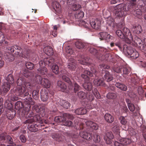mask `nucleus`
Wrapping results in <instances>:
<instances>
[{"instance_id": "nucleus-1", "label": "nucleus", "mask_w": 146, "mask_h": 146, "mask_svg": "<svg viewBox=\"0 0 146 146\" xmlns=\"http://www.w3.org/2000/svg\"><path fill=\"white\" fill-rule=\"evenodd\" d=\"M119 38L125 39L126 42L128 44V45L125 44L123 46L124 53L126 55L130 56L132 59H135L137 58L139 56V53L129 44L130 43V40H133V38L129 30L125 27L123 20L121 25H119Z\"/></svg>"}, {"instance_id": "nucleus-2", "label": "nucleus", "mask_w": 146, "mask_h": 146, "mask_svg": "<svg viewBox=\"0 0 146 146\" xmlns=\"http://www.w3.org/2000/svg\"><path fill=\"white\" fill-rule=\"evenodd\" d=\"M23 75L25 77L31 80L33 82L41 84L46 88H49L51 86L50 81L45 78H42L39 75H36L34 77V74L31 71L27 69L23 70Z\"/></svg>"}, {"instance_id": "nucleus-3", "label": "nucleus", "mask_w": 146, "mask_h": 146, "mask_svg": "<svg viewBox=\"0 0 146 146\" xmlns=\"http://www.w3.org/2000/svg\"><path fill=\"white\" fill-rule=\"evenodd\" d=\"M136 0H130V3H127L125 4L122 3L119 4V19L121 21L119 23V25L120 26L122 22V20H123L124 23V17L127 14V11H131V8H133L136 7L135 2Z\"/></svg>"}, {"instance_id": "nucleus-4", "label": "nucleus", "mask_w": 146, "mask_h": 146, "mask_svg": "<svg viewBox=\"0 0 146 146\" xmlns=\"http://www.w3.org/2000/svg\"><path fill=\"white\" fill-rule=\"evenodd\" d=\"M8 50L11 53L14 52L16 50L15 53V56H19L25 58H27L28 56L29 53L26 50H23L20 47L16 45L9 47Z\"/></svg>"}, {"instance_id": "nucleus-5", "label": "nucleus", "mask_w": 146, "mask_h": 146, "mask_svg": "<svg viewBox=\"0 0 146 146\" xmlns=\"http://www.w3.org/2000/svg\"><path fill=\"white\" fill-rule=\"evenodd\" d=\"M25 87V86H23L17 87V88L16 92L20 96L26 97L25 98L26 100L31 101L32 99V98L31 97V96L29 94V93L28 92L30 91L32 89L29 90L26 88L27 90H26Z\"/></svg>"}, {"instance_id": "nucleus-6", "label": "nucleus", "mask_w": 146, "mask_h": 146, "mask_svg": "<svg viewBox=\"0 0 146 146\" xmlns=\"http://www.w3.org/2000/svg\"><path fill=\"white\" fill-rule=\"evenodd\" d=\"M120 61V66H119V74L121 73L124 77L129 74L131 71V68L126 63L119 57V61Z\"/></svg>"}, {"instance_id": "nucleus-7", "label": "nucleus", "mask_w": 146, "mask_h": 146, "mask_svg": "<svg viewBox=\"0 0 146 146\" xmlns=\"http://www.w3.org/2000/svg\"><path fill=\"white\" fill-rule=\"evenodd\" d=\"M17 84L18 86L19 87L25 86L26 88L29 90L33 89L34 85L31 84L30 82L26 81L25 78L21 77L17 79Z\"/></svg>"}, {"instance_id": "nucleus-8", "label": "nucleus", "mask_w": 146, "mask_h": 146, "mask_svg": "<svg viewBox=\"0 0 146 146\" xmlns=\"http://www.w3.org/2000/svg\"><path fill=\"white\" fill-rule=\"evenodd\" d=\"M26 103L27 104V106L25 107V108H24L23 110H22L20 114H21L22 116L25 117L27 118L32 117L33 113L32 111L30 110L31 106L30 103L28 102Z\"/></svg>"}, {"instance_id": "nucleus-9", "label": "nucleus", "mask_w": 146, "mask_h": 146, "mask_svg": "<svg viewBox=\"0 0 146 146\" xmlns=\"http://www.w3.org/2000/svg\"><path fill=\"white\" fill-rule=\"evenodd\" d=\"M65 117L67 119L72 120L74 119V117L72 115L68 113H64L63 115L62 116H58L54 118V121L57 122H62L65 121Z\"/></svg>"}, {"instance_id": "nucleus-10", "label": "nucleus", "mask_w": 146, "mask_h": 146, "mask_svg": "<svg viewBox=\"0 0 146 146\" xmlns=\"http://www.w3.org/2000/svg\"><path fill=\"white\" fill-rule=\"evenodd\" d=\"M96 71L94 69L92 71V72H90L87 70H85L84 72V74H82L81 75V77L84 78L85 80L89 81L90 80V78L88 76V75L90 77H93L94 75L96 76Z\"/></svg>"}, {"instance_id": "nucleus-11", "label": "nucleus", "mask_w": 146, "mask_h": 146, "mask_svg": "<svg viewBox=\"0 0 146 146\" xmlns=\"http://www.w3.org/2000/svg\"><path fill=\"white\" fill-rule=\"evenodd\" d=\"M107 23L109 26L113 27L116 34L118 36L119 26L118 25L116 24L115 25L114 20L111 17H109L108 19Z\"/></svg>"}, {"instance_id": "nucleus-12", "label": "nucleus", "mask_w": 146, "mask_h": 146, "mask_svg": "<svg viewBox=\"0 0 146 146\" xmlns=\"http://www.w3.org/2000/svg\"><path fill=\"white\" fill-rule=\"evenodd\" d=\"M40 93L41 100L44 102L47 101L49 98L48 91L45 89H42L40 90Z\"/></svg>"}, {"instance_id": "nucleus-13", "label": "nucleus", "mask_w": 146, "mask_h": 146, "mask_svg": "<svg viewBox=\"0 0 146 146\" xmlns=\"http://www.w3.org/2000/svg\"><path fill=\"white\" fill-rule=\"evenodd\" d=\"M99 38L101 40H105L107 42L110 41L111 37H112L106 32H101L99 33Z\"/></svg>"}, {"instance_id": "nucleus-14", "label": "nucleus", "mask_w": 146, "mask_h": 146, "mask_svg": "<svg viewBox=\"0 0 146 146\" xmlns=\"http://www.w3.org/2000/svg\"><path fill=\"white\" fill-rule=\"evenodd\" d=\"M75 45L76 47L80 50V51H84L87 48V44L80 41H77L76 42Z\"/></svg>"}, {"instance_id": "nucleus-15", "label": "nucleus", "mask_w": 146, "mask_h": 146, "mask_svg": "<svg viewBox=\"0 0 146 146\" xmlns=\"http://www.w3.org/2000/svg\"><path fill=\"white\" fill-rule=\"evenodd\" d=\"M54 60L53 58H45L43 61H40L39 62V65L40 66L42 64V65L44 66L46 64L50 66L54 63Z\"/></svg>"}, {"instance_id": "nucleus-16", "label": "nucleus", "mask_w": 146, "mask_h": 146, "mask_svg": "<svg viewBox=\"0 0 146 146\" xmlns=\"http://www.w3.org/2000/svg\"><path fill=\"white\" fill-rule=\"evenodd\" d=\"M113 138L112 133L111 131H107L106 133L104 139L107 144H110L111 143V140Z\"/></svg>"}, {"instance_id": "nucleus-17", "label": "nucleus", "mask_w": 146, "mask_h": 146, "mask_svg": "<svg viewBox=\"0 0 146 146\" xmlns=\"http://www.w3.org/2000/svg\"><path fill=\"white\" fill-rule=\"evenodd\" d=\"M80 136L84 139H85L88 140H90L92 138L91 134L88 133L87 132L84 131H81L79 133Z\"/></svg>"}, {"instance_id": "nucleus-18", "label": "nucleus", "mask_w": 146, "mask_h": 146, "mask_svg": "<svg viewBox=\"0 0 146 146\" xmlns=\"http://www.w3.org/2000/svg\"><path fill=\"white\" fill-rule=\"evenodd\" d=\"M40 68L37 70L38 73L40 74L42 76H44V77H45L47 76V69L44 65H39Z\"/></svg>"}, {"instance_id": "nucleus-19", "label": "nucleus", "mask_w": 146, "mask_h": 146, "mask_svg": "<svg viewBox=\"0 0 146 146\" xmlns=\"http://www.w3.org/2000/svg\"><path fill=\"white\" fill-rule=\"evenodd\" d=\"M90 24L92 28L98 29L100 27V21L98 20H92L90 21Z\"/></svg>"}, {"instance_id": "nucleus-20", "label": "nucleus", "mask_w": 146, "mask_h": 146, "mask_svg": "<svg viewBox=\"0 0 146 146\" xmlns=\"http://www.w3.org/2000/svg\"><path fill=\"white\" fill-rule=\"evenodd\" d=\"M69 62L68 63L67 67L72 71L74 70L76 68L75 61L71 57L69 58Z\"/></svg>"}, {"instance_id": "nucleus-21", "label": "nucleus", "mask_w": 146, "mask_h": 146, "mask_svg": "<svg viewBox=\"0 0 146 146\" xmlns=\"http://www.w3.org/2000/svg\"><path fill=\"white\" fill-rule=\"evenodd\" d=\"M45 105L43 104H41L39 105V106H37L35 108L36 111L38 113H40L42 114V116L44 115L45 113L44 110L45 108Z\"/></svg>"}, {"instance_id": "nucleus-22", "label": "nucleus", "mask_w": 146, "mask_h": 146, "mask_svg": "<svg viewBox=\"0 0 146 146\" xmlns=\"http://www.w3.org/2000/svg\"><path fill=\"white\" fill-rule=\"evenodd\" d=\"M30 101H28L26 100V101L24 102L23 103L21 101H18L15 104V108L17 109H18L19 110L23 108V109L24 108H25V107L26 106H27V104L26 102H28L29 103H30Z\"/></svg>"}, {"instance_id": "nucleus-23", "label": "nucleus", "mask_w": 146, "mask_h": 146, "mask_svg": "<svg viewBox=\"0 0 146 146\" xmlns=\"http://www.w3.org/2000/svg\"><path fill=\"white\" fill-rule=\"evenodd\" d=\"M42 125L40 124H31V125H28L27 127L29 130L32 132H35L37 131L38 130L37 127H40L42 126Z\"/></svg>"}, {"instance_id": "nucleus-24", "label": "nucleus", "mask_w": 146, "mask_h": 146, "mask_svg": "<svg viewBox=\"0 0 146 146\" xmlns=\"http://www.w3.org/2000/svg\"><path fill=\"white\" fill-rule=\"evenodd\" d=\"M82 104L86 109H93L96 106L95 104H92L91 102H87L84 101L82 102Z\"/></svg>"}, {"instance_id": "nucleus-25", "label": "nucleus", "mask_w": 146, "mask_h": 146, "mask_svg": "<svg viewBox=\"0 0 146 146\" xmlns=\"http://www.w3.org/2000/svg\"><path fill=\"white\" fill-rule=\"evenodd\" d=\"M52 6L56 12L60 13H61V6L59 3L56 1H54L52 2Z\"/></svg>"}, {"instance_id": "nucleus-26", "label": "nucleus", "mask_w": 146, "mask_h": 146, "mask_svg": "<svg viewBox=\"0 0 146 146\" xmlns=\"http://www.w3.org/2000/svg\"><path fill=\"white\" fill-rule=\"evenodd\" d=\"M103 71H104V72L102 73V74L103 75V74H105L103 78L104 80L107 82H109L113 80V78L112 75L108 71H105V70H104Z\"/></svg>"}, {"instance_id": "nucleus-27", "label": "nucleus", "mask_w": 146, "mask_h": 146, "mask_svg": "<svg viewBox=\"0 0 146 146\" xmlns=\"http://www.w3.org/2000/svg\"><path fill=\"white\" fill-rule=\"evenodd\" d=\"M57 88L59 90L64 92L67 88V86L64 82L61 81H58L57 82Z\"/></svg>"}, {"instance_id": "nucleus-28", "label": "nucleus", "mask_w": 146, "mask_h": 146, "mask_svg": "<svg viewBox=\"0 0 146 146\" xmlns=\"http://www.w3.org/2000/svg\"><path fill=\"white\" fill-rule=\"evenodd\" d=\"M132 31L134 33L137 34H139L142 31L141 26L139 25H136L133 27Z\"/></svg>"}, {"instance_id": "nucleus-29", "label": "nucleus", "mask_w": 146, "mask_h": 146, "mask_svg": "<svg viewBox=\"0 0 146 146\" xmlns=\"http://www.w3.org/2000/svg\"><path fill=\"white\" fill-rule=\"evenodd\" d=\"M63 80L67 82L69 85L68 87L69 89H71L73 88V86L72 84V82L70 79L64 74L61 76Z\"/></svg>"}, {"instance_id": "nucleus-30", "label": "nucleus", "mask_w": 146, "mask_h": 146, "mask_svg": "<svg viewBox=\"0 0 146 146\" xmlns=\"http://www.w3.org/2000/svg\"><path fill=\"white\" fill-rule=\"evenodd\" d=\"M135 7L133 8H131V11H129L133 15L136 17H138L139 16H141L142 14V11L141 9H137L136 10H134Z\"/></svg>"}, {"instance_id": "nucleus-31", "label": "nucleus", "mask_w": 146, "mask_h": 146, "mask_svg": "<svg viewBox=\"0 0 146 146\" xmlns=\"http://www.w3.org/2000/svg\"><path fill=\"white\" fill-rule=\"evenodd\" d=\"M58 103L59 105L62 106L65 108L68 109L70 107V104L68 102L63 99H60Z\"/></svg>"}, {"instance_id": "nucleus-32", "label": "nucleus", "mask_w": 146, "mask_h": 146, "mask_svg": "<svg viewBox=\"0 0 146 146\" xmlns=\"http://www.w3.org/2000/svg\"><path fill=\"white\" fill-rule=\"evenodd\" d=\"M10 84H8L7 82H4L2 87L3 92L6 94L10 90Z\"/></svg>"}, {"instance_id": "nucleus-33", "label": "nucleus", "mask_w": 146, "mask_h": 146, "mask_svg": "<svg viewBox=\"0 0 146 146\" xmlns=\"http://www.w3.org/2000/svg\"><path fill=\"white\" fill-rule=\"evenodd\" d=\"M51 136L52 138L58 142L61 141L63 140L62 136L60 135L57 133H52Z\"/></svg>"}, {"instance_id": "nucleus-34", "label": "nucleus", "mask_w": 146, "mask_h": 146, "mask_svg": "<svg viewBox=\"0 0 146 146\" xmlns=\"http://www.w3.org/2000/svg\"><path fill=\"white\" fill-rule=\"evenodd\" d=\"M83 87L87 91H90L92 88L91 82H85L83 84Z\"/></svg>"}, {"instance_id": "nucleus-35", "label": "nucleus", "mask_w": 146, "mask_h": 146, "mask_svg": "<svg viewBox=\"0 0 146 146\" xmlns=\"http://www.w3.org/2000/svg\"><path fill=\"white\" fill-rule=\"evenodd\" d=\"M104 117L106 121L108 123H112L114 120L113 117L109 113H106Z\"/></svg>"}, {"instance_id": "nucleus-36", "label": "nucleus", "mask_w": 146, "mask_h": 146, "mask_svg": "<svg viewBox=\"0 0 146 146\" xmlns=\"http://www.w3.org/2000/svg\"><path fill=\"white\" fill-rule=\"evenodd\" d=\"M139 49L142 52H145L146 51V39H144V42L141 43L137 45Z\"/></svg>"}, {"instance_id": "nucleus-37", "label": "nucleus", "mask_w": 146, "mask_h": 146, "mask_svg": "<svg viewBox=\"0 0 146 146\" xmlns=\"http://www.w3.org/2000/svg\"><path fill=\"white\" fill-rule=\"evenodd\" d=\"M44 50L45 52V53L48 55H52L53 54V50L52 48L49 46H46L45 47Z\"/></svg>"}, {"instance_id": "nucleus-38", "label": "nucleus", "mask_w": 146, "mask_h": 146, "mask_svg": "<svg viewBox=\"0 0 146 146\" xmlns=\"http://www.w3.org/2000/svg\"><path fill=\"white\" fill-rule=\"evenodd\" d=\"M87 112L86 108H82L77 109L75 111V113L78 115H84Z\"/></svg>"}, {"instance_id": "nucleus-39", "label": "nucleus", "mask_w": 146, "mask_h": 146, "mask_svg": "<svg viewBox=\"0 0 146 146\" xmlns=\"http://www.w3.org/2000/svg\"><path fill=\"white\" fill-rule=\"evenodd\" d=\"M8 101H16L18 100V97L14 94L11 93L7 96Z\"/></svg>"}, {"instance_id": "nucleus-40", "label": "nucleus", "mask_w": 146, "mask_h": 146, "mask_svg": "<svg viewBox=\"0 0 146 146\" xmlns=\"http://www.w3.org/2000/svg\"><path fill=\"white\" fill-rule=\"evenodd\" d=\"M33 119L34 120V121L37 122L38 124L42 125L43 126L44 125L42 124L43 121L42 120V119L39 115L37 114L35 115L33 117Z\"/></svg>"}, {"instance_id": "nucleus-41", "label": "nucleus", "mask_w": 146, "mask_h": 146, "mask_svg": "<svg viewBox=\"0 0 146 146\" xmlns=\"http://www.w3.org/2000/svg\"><path fill=\"white\" fill-rule=\"evenodd\" d=\"M93 82L94 85L97 86H104L105 84L104 80L100 79L95 78Z\"/></svg>"}, {"instance_id": "nucleus-42", "label": "nucleus", "mask_w": 146, "mask_h": 146, "mask_svg": "<svg viewBox=\"0 0 146 146\" xmlns=\"http://www.w3.org/2000/svg\"><path fill=\"white\" fill-rule=\"evenodd\" d=\"M110 56L109 54H107L104 55L100 54L99 56H97V58L101 60L108 61Z\"/></svg>"}, {"instance_id": "nucleus-43", "label": "nucleus", "mask_w": 146, "mask_h": 146, "mask_svg": "<svg viewBox=\"0 0 146 146\" xmlns=\"http://www.w3.org/2000/svg\"><path fill=\"white\" fill-rule=\"evenodd\" d=\"M6 81L9 84H12L14 82V79L12 74H9L6 78Z\"/></svg>"}, {"instance_id": "nucleus-44", "label": "nucleus", "mask_w": 146, "mask_h": 146, "mask_svg": "<svg viewBox=\"0 0 146 146\" xmlns=\"http://www.w3.org/2000/svg\"><path fill=\"white\" fill-rule=\"evenodd\" d=\"M89 60V58L82 56L81 57V59L79 60V62L82 64L84 65L88 63Z\"/></svg>"}, {"instance_id": "nucleus-45", "label": "nucleus", "mask_w": 146, "mask_h": 146, "mask_svg": "<svg viewBox=\"0 0 146 146\" xmlns=\"http://www.w3.org/2000/svg\"><path fill=\"white\" fill-rule=\"evenodd\" d=\"M89 52L92 54L95 55L97 58V56H99L100 55V53L98 52L97 50L93 48H90Z\"/></svg>"}, {"instance_id": "nucleus-46", "label": "nucleus", "mask_w": 146, "mask_h": 146, "mask_svg": "<svg viewBox=\"0 0 146 146\" xmlns=\"http://www.w3.org/2000/svg\"><path fill=\"white\" fill-rule=\"evenodd\" d=\"M39 90H34L32 93V97L35 100H37L39 98Z\"/></svg>"}, {"instance_id": "nucleus-47", "label": "nucleus", "mask_w": 146, "mask_h": 146, "mask_svg": "<svg viewBox=\"0 0 146 146\" xmlns=\"http://www.w3.org/2000/svg\"><path fill=\"white\" fill-rule=\"evenodd\" d=\"M51 69L52 71L55 74H58L59 72V67L56 64H53L52 65Z\"/></svg>"}, {"instance_id": "nucleus-48", "label": "nucleus", "mask_w": 146, "mask_h": 146, "mask_svg": "<svg viewBox=\"0 0 146 146\" xmlns=\"http://www.w3.org/2000/svg\"><path fill=\"white\" fill-rule=\"evenodd\" d=\"M86 94L85 92L80 91L78 92L77 95L79 98L82 99H84L86 97Z\"/></svg>"}, {"instance_id": "nucleus-49", "label": "nucleus", "mask_w": 146, "mask_h": 146, "mask_svg": "<svg viewBox=\"0 0 146 146\" xmlns=\"http://www.w3.org/2000/svg\"><path fill=\"white\" fill-rule=\"evenodd\" d=\"M84 13L82 11H79L75 14V16L76 18L80 19L83 17L84 16Z\"/></svg>"}, {"instance_id": "nucleus-50", "label": "nucleus", "mask_w": 146, "mask_h": 146, "mask_svg": "<svg viewBox=\"0 0 146 146\" xmlns=\"http://www.w3.org/2000/svg\"><path fill=\"white\" fill-rule=\"evenodd\" d=\"M107 98L109 99H114L115 98L117 95L116 94L114 93H109L106 96Z\"/></svg>"}, {"instance_id": "nucleus-51", "label": "nucleus", "mask_w": 146, "mask_h": 146, "mask_svg": "<svg viewBox=\"0 0 146 146\" xmlns=\"http://www.w3.org/2000/svg\"><path fill=\"white\" fill-rule=\"evenodd\" d=\"M15 114L16 113L15 111H14V113H13L12 111H10L7 113L6 115L9 119H11L14 117Z\"/></svg>"}, {"instance_id": "nucleus-52", "label": "nucleus", "mask_w": 146, "mask_h": 146, "mask_svg": "<svg viewBox=\"0 0 146 146\" xmlns=\"http://www.w3.org/2000/svg\"><path fill=\"white\" fill-rule=\"evenodd\" d=\"M99 68H100L101 69H102V73H103L104 72V71H103V70H104L105 71H107L106 70V69H109L110 68V66L108 65H106L104 64H101L99 65Z\"/></svg>"}, {"instance_id": "nucleus-53", "label": "nucleus", "mask_w": 146, "mask_h": 146, "mask_svg": "<svg viewBox=\"0 0 146 146\" xmlns=\"http://www.w3.org/2000/svg\"><path fill=\"white\" fill-rule=\"evenodd\" d=\"M2 28V24L0 23V43L3 42L5 40V36L3 34L1 31Z\"/></svg>"}, {"instance_id": "nucleus-54", "label": "nucleus", "mask_w": 146, "mask_h": 146, "mask_svg": "<svg viewBox=\"0 0 146 146\" xmlns=\"http://www.w3.org/2000/svg\"><path fill=\"white\" fill-rule=\"evenodd\" d=\"M87 99L91 102L94 100V96L92 93L90 92L88 93L87 95H86V97Z\"/></svg>"}, {"instance_id": "nucleus-55", "label": "nucleus", "mask_w": 146, "mask_h": 146, "mask_svg": "<svg viewBox=\"0 0 146 146\" xmlns=\"http://www.w3.org/2000/svg\"><path fill=\"white\" fill-rule=\"evenodd\" d=\"M25 65L27 68L30 70L33 69L34 67V64L30 62H26L25 63Z\"/></svg>"}, {"instance_id": "nucleus-56", "label": "nucleus", "mask_w": 146, "mask_h": 146, "mask_svg": "<svg viewBox=\"0 0 146 146\" xmlns=\"http://www.w3.org/2000/svg\"><path fill=\"white\" fill-rule=\"evenodd\" d=\"M66 118L67 119L66 117H65V120L63 121L62 123L63 124L67 126H71L72 124V122L70 121L66 120Z\"/></svg>"}, {"instance_id": "nucleus-57", "label": "nucleus", "mask_w": 146, "mask_h": 146, "mask_svg": "<svg viewBox=\"0 0 146 146\" xmlns=\"http://www.w3.org/2000/svg\"><path fill=\"white\" fill-rule=\"evenodd\" d=\"M143 4L140 5L141 7L142 11L144 12H146V0H142Z\"/></svg>"}, {"instance_id": "nucleus-58", "label": "nucleus", "mask_w": 146, "mask_h": 146, "mask_svg": "<svg viewBox=\"0 0 146 146\" xmlns=\"http://www.w3.org/2000/svg\"><path fill=\"white\" fill-rule=\"evenodd\" d=\"M81 7L80 5L77 4V3L71 7L72 9L74 11H78Z\"/></svg>"}, {"instance_id": "nucleus-59", "label": "nucleus", "mask_w": 146, "mask_h": 146, "mask_svg": "<svg viewBox=\"0 0 146 146\" xmlns=\"http://www.w3.org/2000/svg\"><path fill=\"white\" fill-rule=\"evenodd\" d=\"M7 142L9 144H13V145H15V144L13 142V139L11 137L7 135Z\"/></svg>"}, {"instance_id": "nucleus-60", "label": "nucleus", "mask_w": 146, "mask_h": 146, "mask_svg": "<svg viewBox=\"0 0 146 146\" xmlns=\"http://www.w3.org/2000/svg\"><path fill=\"white\" fill-rule=\"evenodd\" d=\"M92 139H93V140L96 143L99 142L100 140V136L97 134L94 135L93 138H92Z\"/></svg>"}, {"instance_id": "nucleus-61", "label": "nucleus", "mask_w": 146, "mask_h": 146, "mask_svg": "<svg viewBox=\"0 0 146 146\" xmlns=\"http://www.w3.org/2000/svg\"><path fill=\"white\" fill-rule=\"evenodd\" d=\"M4 104L5 107L10 111L12 110L13 108V106L11 103H8L7 101H5Z\"/></svg>"}, {"instance_id": "nucleus-62", "label": "nucleus", "mask_w": 146, "mask_h": 146, "mask_svg": "<svg viewBox=\"0 0 146 146\" xmlns=\"http://www.w3.org/2000/svg\"><path fill=\"white\" fill-rule=\"evenodd\" d=\"M127 105L129 110L131 111H133L135 110V108L133 104L130 103H127Z\"/></svg>"}, {"instance_id": "nucleus-63", "label": "nucleus", "mask_w": 146, "mask_h": 146, "mask_svg": "<svg viewBox=\"0 0 146 146\" xmlns=\"http://www.w3.org/2000/svg\"><path fill=\"white\" fill-rule=\"evenodd\" d=\"M76 128L79 129H82L85 128L86 125L82 123H80L77 124Z\"/></svg>"}, {"instance_id": "nucleus-64", "label": "nucleus", "mask_w": 146, "mask_h": 146, "mask_svg": "<svg viewBox=\"0 0 146 146\" xmlns=\"http://www.w3.org/2000/svg\"><path fill=\"white\" fill-rule=\"evenodd\" d=\"M74 91L75 93L81 89V87L76 83H74Z\"/></svg>"}]
</instances>
